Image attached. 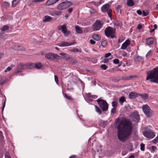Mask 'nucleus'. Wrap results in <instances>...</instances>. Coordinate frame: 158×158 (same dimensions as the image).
Wrapping results in <instances>:
<instances>
[{
    "label": "nucleus",
    "mask_w": 158,
    "mask_h": 158,
    "mask_svg": "<svg viewBox=\"0 0 158 158\" xmlns=\"http://www.w3.org/2000/svg\"><path fill=\"white\" fill-rule=\"evenodd\" d=\"M133 126L129 120L123 119L117 126V136L118 139L122 142H125L131 135Z\"/></svg>",
    "instance_id": "f257e3e1"
},
{
    "label": "nucleus",
    "mask_w": 158,
    "mask_h": 158,
    "mask_svg": "<svg viewBox=\"0 0 158 158\" xmlns=\"http://www.w3.org/2000/svg\"><path fill=\"white\" fill-rule=\"evenodd\" d=\"M146 80H149L151 82L158 84V67L154 68L152 70L147 73Z\"/></svg>",
    "instance_id": "f03ea898"
},
{
    "label": "nucleus",
    "mask_w": 158,
    "mask_h": 158,
    "mask_svg": "<svg viewBox=\"0 0 158 158\" xmlns=\"http://www.w3.org/2000/svg\"><path fill=\"white\" fill-rule=\"evenodd\" d=\"M115 28L113 29L110 27H108L105 30V34L107 37L114 38L115 37Z\"/></svg>",
    "instance_id": "7ed1b4c3"
},
{
    "label": "nucleus",
    "mask_w": 158,
    "mask_h": 158,
    "mask_svg": "<svg viewBox=\"0 0 158 158\" xmlns=\"http://www.w3.org/2000/svg\"><path fill=\"white\" fill-rule=\"evenodd\" d=\"M99 106L103 111H106L108 109V104L104 100L98 99L97 100Z\"/></svg>",
    "instance_id": "20e7f679"
},
{
    "label": "nucleus",
    "mask_w": 158,
    "mask_h": 158,
    "mask_svg": "<svg viewBox=\"0 0 158 158\" xmlns=\"http://www.w3.org/2000/svg\"><path fill=\"white\" fill-rule=\"evenodd\" d=\"M72 4V3L70 2H64L59 4L57 8L59 10L65 9Z\"/></svg>",
    "instance_id": "39448f33"
},
{
    "label": "nucleus",
    "mask_w": 158,
    "mask_h": 158,
    "mask_svg": "<svg viewBox=\"0 0 158 158\" xmlns=\"http://www.w3.org/2000/svg\"><path fill=\"white\" fill-rule=\"evenodd\" d=\"M142 109L147 117L149 118L151 116L152 111L148 105H143L142 106Z\"/></svg>",
    "instance_id": "423d86ee"
},
{
    "label": "nucleus",
    "mask_w": 158,
    "mask_h": 158,
    "mask_svg": "<svg viewBox=\"0 0 158 158\" xmlns=\"http://www.w3.org/2000/svg\"><path fill=\"white\" fill-rule=\"evenodd\" d=\"M103 25V23L100 20H97L93 24L92 26V28L94 31H98L102 28Z\"/></svg>",
    "instance_id": "0eeeda50"
},
{
    "label": "nucleus",
    "mask_w": 158,
    "mask_h": 158,
    "mask_svg": "<svg viewBox=\"0 0 158 158\" xmlns=\"http://www.w3.org/2000/svg\"><path fill=\"white\" fill-rule=\"evenodd\" d=\"M110 5L108 4H106L101 7L102 11L103 12H107L108 16L110 18L112 17V10L109 8Z\"/></svg>",
    "instance_id": "6e6552de"
},
{
    "label": "nucleus",
    "mask_w": 158,
    "mask_h": 158,
    "mask_svg": "<svg viewBox=\"0 0 158 158\" xmlns=\"http://www.w3.org/2000/svg\"><path fill=\"white\" fill-rule=\"evenodd\" d=\"M143 133L145 137L150 139L152 138L155 136L154 133L149 129H146Z\"/></svg>",
    "instance_id": "1a4fd4ad"
},
{
    "label": "nucleus",
    "mask_w": 158,
    "mask_h": 158,
    "mask_svg": "<svg viewBox=\"0 0 158 158\" xmlns=\"http://www.w3.org/2000/svg\"><path fill=\"white\" fill-rule=\"evenodd\" d=\"M45 57L50 60H53L54 59H59L60 58V56L56 54L52 53L46 54L45 55Z\"/></svg>",
    "instance_id": "9d476101"
},
{
    "label": "nucleus",
    "mask_w": 158,
    "mask_h": 158,
    "mask_svg": "<svg viewBox=\"0 0 158 158\" xmlns=\"http://www.w3.org/2000/svg\"><path fill=\"white\" fill-rule=\"evenodd\" d=\"M31 64H23L22 63L19 64L17 66L18 71H20L21 69L31 68Z\"/></svg>",
    "instance_id": "9b49d317"
},
{
    "label": "nucleus",
    "mask_w": 158,
    "mask_h": 158,
    "mask_svg": "<svg viewBox=\"0 0 158 158\" xmlns=\"http://www.w3.org/2000/svg\"><path fill=\"white\" fill-rule=\"evenodd\" d=\"M74 44H76L75 42L74 43L72 42L69 43L65 41H62L58 44L57 45L60 47H63L72 45Z\"/></svg>",
    "instance_id": "f8f14e48"
},
{
    "label": "nucleus",
    "mask_w": 158,
    "mask_h": 158,
    "mask_svg": "<svg viewBox=\"0 0 158 158\" xmlns=\"http://www.w3.org/2000/svg\"><path fill=\"white\" fill-rule=\"evenodd\" d=\"M133 119L137 122H138L139 120V116L138 113L137 111L134 112L132 114Z\"/></svg>",
    "instance_id": "ddd939ff"
},
{
    "label": "nucleus",
    "mask_w": 158,
    "mask_h": 158,
    "mask_svg": "<svg viewBox=\"0 0 158 158\" xmlns=\"http://www.w3.org/2000/svg\"><path fill=\"white\" fill-rule=\"evenodd\" d=\"M130 44V41L129 40H127L124 43L122 44L121 49H125L127 46Z\"/></svg>",
    "instance_id": "4468645a"
},
{
    "label": "nucleus",
    "mask_w": 158,
    "mask_h": 158,
    "mask_svg": "<svg viewBox=\"0 0 158 158\" xmlns=\"http://www.w3.org/2000/svg\"><path fill=\"white\" fill-rule=\"evenodd\" d=\"M139 94L135 92H131L129 95V97L130 99H133L137 97L139 95Z\"/></svg>",
    "instance_id": "2eb2a0df"
},
{
    "label": "nucleus",
    "mask_w": 158,
    "mask_h": 158,
    "mask_svg": "<svg viewBox=\"0 0 158 158\" xmlns=\"http://www.w3.org/2000/svg\"><path fill=\"white\" fill-rule=\"evenodd\" d=\"M66 25L65 24L63 25H60L57 27V29L59 30H61V32L63 33L65 30L67 29Z\"/></svg>",
    "instance_id": "dca6fc26"
},
{
    "label": "nucleus",
    "mask_w": 158,
    "mask_h": 158,
    "mask_svg": "<svg viewBox=\"0 0 158 158\" xmlns=\"http://www.w3.org/2000/svg\"><path fill=\"white\" fill-rule=\"evenodd\" d=\"M59 0H48L46 3V5L48 6L52 5Z\"/></svg>",
    "instance_id": "f3484780"
},
{
    "label": "nucleus",
    "mask_w": 158,
    "mask_h": 158,
    "mask_svg": "<svg viewBox=\"0 0 158 158\" xmlns=\"http://www.w3.org/2000/svg\"><path fill=\"white\" fill-rule=\"evenodd\" d=\"M60 54L62 56V58L65 60H68L70 59L69 56L66 53L61 52L60 53Z\"/></svg>",
    "instance_id": "a211bd4d"
},
{
    "label": "nucleus",
    "mask_w": 158,
    "mask_h": 158,
    "mask_svg": "<svg viewBox=\"0 0 158 158\" xmlns=\"http://www.w3.org/2000/svg\"><path fill=\"white\" fill-rule=\"evenodd\" d=\"M31 64V68L35 67L38 69H40L42 66V64L40 63L35 64L32 63Z\"/></svg>",
    "instance_id": "6ab92c4d"
},
{
    "label": "nucleus",
    "mask_w": 158,
    "mask_h": 158,
    "mask_svg": "<svg viewBox=\"0 0 158 158\" xmlns=\"http://www.w3.org/2000/svg\"><path fill=\"white\" fill-rule=\"evenodd\" d=\"M154 42V39L153 38L151 37L147 39L146 43L148 45H150L152 44Z\"/></svg>",
    "instance_id": "aec40b11"
},
{
    "label": "nucleus",
    "mask_w": 158,
    "mask_h": 158,
    "mask_svg": "<svg viewBox=\"0 0 158 158\" xmlns=\"http://www.w3.org/2000/svg\"><path fill=\"white\" fill-rule=\"evenodd\" d=\"M92 38L96 41H99L100 40L101 36L99 34H94L92 36Z\"/></svg>",
    "instance_id": "412c9836"
},
{
    "label": "nucleus",
    "mask_w": 158,
    "mask_h": 158,
    "mask_svg": "<svg viewBox=\"0 0 158 158\" xmlns=\"http://www.w3.org/2000/svg\"><path fill=\"white\" fill-rule=\"evenodd\" d=\"M139 96H140L141 98L144 100H147L149 96L148 94L146 93L139 94Z\"/></svg>",
    "instance_id": "4be33fe9"
},
{
    "label": "nucleus",
    "mask_w": 158,
    "mask_h": 158,
    "mask_svg": "<svg viewBox=\"0 0 158 158\" xmlns=\"http://www.w3.org/2000/svg\"><path fill=\"white\" fill-rule=\"evenodd\" d=\"M52 19V18L49 16H46L43 20L44 22H47L50 21Z\"/></svg>",
    "instance_id": "5701e85b"
},
{
    "label": "nucleus",
    "mask_w": 158,
    "mask_h": 158,
    "mask_svg": "<svg viewBox=\"0 0 158 158\" xmlns=\"http://www.w3.org/2000/svg\"><path fill=\"white\" fill-rule=\"evenodd\" d=\"M76 31L79 34H81L83 32L82 29L78 26L75 27Z\"/></svg>",
    "instance_id": "b1692460"
},
{
    "label": "nucleus",
    "mask_w": 158,
    "mask_h": 158,
    "mask_svg": "<svg viewBox=\"0 0 158 158\" xmlns=\"http://www.w3.org/2000/svg\"><path fill=\"white\" fill-rule=\"evenodd\" d=\"M127 5L129 6H132L134 5V3L133 0H127Z\"/></svg>",
    "instance_id": "393cba45"
},
{
    "label": "nucleus",
    "mask_w": 158,
    "mask_h": 158,
    "mask_svg": "<svg viewBox=\"0 0 158 158\" xmlns=\"http://www.w3.org/2000/svg\"><path fill=\"white\" fill-rule=\"evenodd\" d=\"M19 0H14L12 1V7H15L16 6L17 4L19 2Z\"/></svg>",
    "instance_id": "a878e982"
},
{
    "label": "nucleus",
    "mask_w": 158,
    "mask_h": 158,
    "mask_svg": "<svg viewBox=\"0 0 158 158\" xmlns=\"http://www.w3.org/2000/svg\"><path fill=\"white\" fill-rule=\"evenodd\" d=\"M142 59V57L139 56H137L135 57L134 59L137 62H139Z\"/></svg>",
    "instance_id": "bb28decb"
},
{
    "label": "nucleus",
    "mask_w": 158,
    "mask_h": 158,
    "mask_svg": "<svg viewBox=\"0 0 158 158\" xmlns=\"http://www.w3.org/2000/svg\"><path fill=\"white\" fill-rule=\"evenodd\" d=\"M119 101L120 103H123L124 102L126 101V99L125 97L122 96L120 98Z\"/></svg>",
    "instance_id": "cd10ccee"
},
{
    "label": "nucleus",
    "mask_w": 158,
    "mask_h": 158,
    "mask_svg": "<svg viewBox=\"0 0 158 158\" xmlns=\"http://www.w3.org/2000/svg\"><path fill=\"white\" fill-rule=\"evenodd\" d=\"M9 28V27L7 25H4L1 28L2 31H5Z\"/></svg>",
    "instance_id": "c85d7f7f"
},
{
    "label": "nucleus",
    "mask_w": 158,
    "mask_h": 158,
    "mask_svg": "<svg viewBox=\"0 0 158 158\" xmlns=\"http://www.w3.org/2000/svg\"><path fill=\"white\" fill-rule=\"evenodd\" d=\"M63 33H64V36H67L70 34V32L68 31L67 28L66 30H65V31L63 32Z\"/></svg>",
    "instance_id": "c756f323"
},
{
    "label": "nucleus",
    "mask_w": 158,
    "mask_h": 158,
    "mask_svg": "<svg viewBox=\"0 0 158 158\" xmlns=\"http://www.w3.org/2000/svg\"><path fill=\"white\" fill-rule=\"evenodd\" d=\"M114 25L116 26H121L122 23L119 21H116L114 23Z\"/></svg>",
    "instance_id": "7c9ffc66"
},
{
    "label": "nucleus",
    "mask_w": 158,
    "mask_h": 158,
    "mask_svg": "<svg viewBox=\"0 0 158 158\" xmlns=\"http://www.w3.org/2000/svg\"><path fill=\"white\" fill-rule=\"evenodd\" d=\"M95 108L96 111L99 114H102V111L97 106H95Z\"/></svg>",
    "instance_id": "2f4dec72"
},
{
    "label": "nucleus",
    "mask_w": 158,
    "mask_h": 158,
    "mask_svg": "<svg viewBox=\"0 0 158 158\" xmlns=\"http://www.w3.org/2000/svg\"><path fill=\"white\" fill-rule=\"evenodd\" d=\"M100 67L102 69L104 70H106L108 68V67L105 64H103L101 65Z\"/></svg>",
    "instance_id": "473e14b6"
},
{
    "label": "nucleus",
    "mask_w": 158,
    "mask_h": 158,
    "mask_svg": "<svg viewBox=\"0 0 158 158\" xmlns=\"http://www.w3.org/2000/svg\"><path fill=\"white\" fill-rule=\"evenodd\" d=\"M117 102L116 101H114L112 102V106L113 107L116 108L117 106Z\"/></svg>",
    "instance_id": "72a5a7b5"
},
{
    "label": "nucleus",
    "mask_w": 158,
    "mask_h": 158,
    "mask_svg": "<svg viewBox=\"0 0 158 158\" xmlns=\"http://www.w3.org/2000/svg\"><path fill=\"white\" fill-rule=\"evenodd\" d=\"M64 97L66 98L67 99L69 100H73V99L70 97V96H68L66 94H64Z\"/></svg>",
    "instance_id": "f704fd0d"
},
{
    "label": "nucleus",
    "mask_w": 158,
    "mask_h": 158,
    "mask_svg": "<svg viewBox=\"0 0 158 158\" xmlns=\"http://www.w3.org/2000/svg\"><path fill=\"white\" fill-rule=\"evenodd\" d=\"M140 149L142 151H144V150L145 145L143 143H142L140 144Z\"/></svg>",
    "instance_id": "c9c22d12"
},
{
    "label": "nucleus",
    "mask_w": 158,
    "mask_h": 158,
    "mask_svg": "<svg viewBox=\"0 0 158 158\" xmlns=\"http://www.w3.org/2000/svg\"><path fill=\"white\" fill-rule=\"evenodd\" d=\"M107 44V42L105 40L103 41L101 43V45L102 46L104 47H105Z\"/></svg>",
    "instance_id": "e433bc0d"
},
{
    "label": "nucleus",
    "mask_w": 158,
    "mask_h": 158,
    "mask_svg": "<svg viewBox=\"0 0 158 158\" xmlns=\"http://www.w3.org/2000/svg\"><path fill=\"white\" fill-rule=\"evenodd\" d=\"M158 142V135L157 136L152 140V142L154 143H156Z\"/></svg>",
    "instance_id": "4c0bfd02"
},
{
    "label": "nucleus",
    "mask_w": 158,
    "mask_h": 158,
    "mask_svg": "<svg viewBox=\"0 0 158 158\" xmlns=\"http://www.w3.org/2000/svg\"><path fill=\"white\" fill-rule=\"evenodd\" d=\"M119 62V60L118 59H115L113 60V63L115 64H118Z\"/></svg>",
    "instance_id": "58836bf2"
},
{
    "label": "nucleus",
    "mask_w": 158,
    "mask_h": 158,
    "mask_svg": "<svg viewBox=\"0 0 158 158\" xmlns=\"http://www.w3.org/2000/svg\"><path fill=\"white\" fill-rule=\"evenodd\" d=\"M70 51L72 52H77L79 51V50L77 48H74L71 49Z\"/></svg>",
    "instance_id": "ea45409f"
},
{
    "label": "nucleus",
    "mask_w": 158,
    "mask_h": 158,
    "mask_svg": "<svg viewBox=\"0 0 158 158\" xmlns=\"http://www.w3.org/2000/svg\"><path fill=\"white\" fill-rule=\"evenodd\" d=\"M3 5L6 7H8L9 6L10 4L7 2H3Z\"/></svg>",
    "instance_id": "a19ab883"
},
{
    "label": "nucleus",
    "mask_w": 158,
    "mask_h": 158,
    "mask_svg": "<svg viewBox=\"0 0 158 158\" xmlns=\"http://www.w3.org/2000/svg\"><path fill=\"white\" fill-rule=\"evenodd\" d=\"M5 82V81L2 78H1L0 80V84L2 85Z\"/></svg>",
    "instance_id": "79ce46f5"
},
{
    "label": "nucleus",
    "mask_w": 158,
    "mask_h": 158,
    "mask_svg": "<svg viewBox=\"0 0 158 158\" xmlns=\"http://www.w3.org/2000/svg\"><path fill=\"white\" fill-rule=\"evenodd\" d=\"M61 15V12L60 11H56V16H60Z\"/></svg>",
    "instance_id": "37998d69"
},
{
    "label": "nucleus",
    "mask_w": 158,
    "mask_h": 158,
    "mask_svg": "<svg viewBox=\"0 0 158 158\" xmlns=\"http://www.w3.org/2000/svg\"><path fill=\"white\" fill-rule=\"evenodd\" d=\"M55 80L56 82V83L57 84H58V78L57 76L55 75L54 76Z\"/></svg>",
    "instance_id": "c03bdc74"
},
{
    "label": "nucleus",
    "mask_w": 158,
    "mask_h": 158,
    "mask_svg": "<svg viewBox=\"0 0 158 158\" xmlns=\"http://www.w3.org/2000/svg\"><path fill=\"white\" fill-rule=\"evenodd\" d=\"M148 15V13L144 11H143V16H146Z\"/></svg>",
    "instance_id": "a18cd8bd"
},
{
    "label": "nucleus",
    "mask_w": 158,
    "mask_h": 158,
    "mask_svg": "<svg viewBox=\"0 0 158 158\" xmlns=\"http://www.w3.org/2000/svg\"><path fill=\"white\" fill-rule=\"evenodd\" d=\"M56 11H53L52 12H50V15L53 16H56Z\"/></svg>",
    "instance_id": "49530a36"
},
{
    "label": "nucleus",
    "mask_w": 158,
    "mask_h": 158,
    "mask_svg": "<svg viewBox=\"0 0 158 158\" xmlns=\"http://www.w3.org/2000/svg\"><path fill=\"white\" fill-rule=\"evenodd\" d=\"M90 44H95L96 43V42L95 41H94V40H92V39H91L90 40Z\"/></svg>",
    "instance_id": "de8ad7c7"
},
{
    "label": "nucleus",
    "mask_w": 158,
    "mask_h": 158,
    "mask_svg": "<svg viewBox=\"0 0 158 158\" xmlns=\"http://www.w3.org/2000/svg\"><path fill=\"white\" fill-rule=\"evenodd\" d=\"M151 51L150 50L149 51H148V53H147V54L146 55V57L150 56L151 55Z\"/></svg>",
    "instance_id": "09e8293b"
},
{
    "label": "nucleus",
    "mask_w": 158,
    "mask_h": 158,
    "mask_svg": "<svg viewBox=\"0 0 158 158\" xmlns=\"http://www.w3.org/2000/svg\"><path fill=\"white\" fill-rule=\"evenodd\" d=\"M133 77H132V76H129V77H127V78H126L125 79L123 78V79L124 80H129L131 79Z\"/></svg>",
    "instance_id": "8fccbe9b"
},
{
    "label": "nucleus",
    "mask_w": 158,
    "mask_h": 158,
    "mask_svg": "<svg viewBox=\"0 0 158 158\" xmlns=\"http://www.w3.org/2000/svg\"><path fill=\"white\" fill-rule=\"evenodd\" d=\"M116 108L113 107L111 109V112L113 113H114L116 112Z\"/></svg>",
    "instance_id": "3c124183"
},
{
    "label": "nucleus",
    "mask_w": 158,
    "mask_h": 158,
    "mask_svg": "<svg viewBox=\"0 0 158 158\" xmlns=\"http://www.w3.org/2000/svg\"><path fill=\"white\" fill-rule=\"evenodd\" d=\"M111 55V54L110 53V52L108 53H107L105 54V57H108L109 56H110Z\"/></svg>",
    "instance_id": "603ef678"
},
{
    "label": "nucleus",
    "mask_w": 158,
    "mask_h": 158,
    "mask_svg": "<svg viewBox=\"0 0 158 158\" xmlns=\"http://www.w3.org/2000/svg\"><path fill=\"white\" fill-rule=\"evenodd\" d=\"M136 12L138 14L140 15H141L142 14V11L140 10H137Z\"/></svg>",
    "instance_id": "864d4df0"
},
{
    "label": "nucleus",
    "mask_w": 158,
    "mask_h": 158,
    "mask_svg": "<svg viewBox=\"0 0 158 158\" xmlns=\"http://www.w3.org/2000/svg\"><path fill=\"white\" fill-rule=\"evenodd\" d=\"M45 0H33V2H42Z\"/></svg>",
    "instance_id": "5fc2aeb1"
},
{
    "label": "nucleus",
    "mask_w": 158,
    "mask_h": 158,
    "mask_svg": "<svg viewBox=\"0 0 158 158\" xmlns=\"http://www.w3.org/2000/svg\"><path fill=\"white\" fill-rule=\"evenodd\" d=\"M5 158H11L10 156L8 154H6L5 155Z\"/></svg>",
    "instance_id": "6e6d98bb"
},
{
    "label": "nucleus",
    "mask_w": 158,
    "mask_h": 158,
    "mask_svg": "<svg viewBox=\"0 0 158 158\" xmlns=\"http://www.w3.org/2000/svg\"><path fill=\"white\" fill-rule=\"evenodd\" d=\"M137 28L138 29H141L142 28V26L141 25L139 24L138 25L137 27Z\"/></svg>",
    "instance_id": "4d7b16f0"
},
{
    "label": "nucleus",
    "mask_w": 158,
    "mask_h": 158,
    "mask_svg": "<svg viewBox=\"0 0 158 158\" xmlns=\"http://www.w3.org/2000/svg\"><path fill=\"white\" fill-rule=\"evenodd\" d=\"M104 62L105 63H107L108 62V60L107 58H105L104 60Z\"/></svg>",
    "instance_id": "13d9d810"
},
{
    "label": "nucleus",
    "mask_w": 158,
    "mask_h": 158,
    "mask_svg": "<svg viewBox=\"0 0 158 158\" xmlns=\"http://www.w3.org/2000/svg\"><path fill=\"white\" fill-rule=\"evenodd\" d=\"M73 10V9L72 8H69L68 10V11L69 12L71 13L72 12V10Z\"/></svg>",
    "instance_id": "bf43d9fd"
},
{
    "label": "nucleus",
    "mask_w": 158,
    "mask_h": 158,
    "mask_svg": "<svg viewBox=\"0 0 158 158\" xmlns=\"http://www.w3.org/2000/svg\"><path fill=\"white\" fill-rule=\"evenodd\" d=\"M135 156L133 155H131L130 156H129L128 158H134Z\"/></svg>",
    "instance_id": "052dcab7"
},
{
    "label": "nucleus",
    "mask_w": 158,
    "mask_h": 158,
    "mask_svg": "<svg viewBox=\"0 0 158 158\" xmlns=\"http://www.w3.org/2000/svg\"><path fill=\"white\" fill-rule=\"evenodd\" d=\"M12 68L11 67H8L6 69L8 71H9Z\"/></svg>",
    "instance_id": "680f3d73"
},
{
    "label": "nucleus",
    "mask_w": 158,
    "mask_h": 158,
    "mask_svg": "<svg viewBox=\"0 0 158 158\" xmlns=\"http://www.w3.org/2000/svg\"><path fill=\"white\" fill-rule=\"evenodd\" d=\"M69 158H76V156L73 155L70 157Z\"/></svg>",
    "instance_id": "e2e57ef3"
},
{
    "label": "nucleus",
    "mask_w": 158,
    "mask_h": 158,
    "mask_svg": "<svg viewBox=\"0 0 158 158\" xmlns=\"http://www.w3.org/2000/svg\"><path fill=\"white\" fill-rule=\"evenodd\" d=\"M153 27H154V29H156L157 28V25L156 24H155L154 25Z\"/></svg>",
    "instance_id": "0e129e2a"
},
{
    "label": "nucleus",
    "mask_w": 158,
    "mask_h": 158,
    "mask_svg": "<svg viewBox=\"0 0 158 158\" xmlns=\"http://www.w3.org/2000/svg\"><path fill=\"white\" fill-rule=\"evenodd\" d=\"M117 9H118V10H119V9H120V8H121V6L119 5H118V6H117Z\"/></svg>",
    "instance_id": "69168bd1"
},
{
    "label": "nucleus",
    "mask_w": 158,
    "mask_h": 158,
    "mask_svg": "<svg viewBox=\"0 0 158 158\" xmlns=\"http://www.w3.org/2000/svg\"><path fill=\"white\" fill-rule=\"evenodd\" d=\"M154 30H155V29H152L150 31V32H153L154 31Z\"/></svg>",
    "instance_id": "338daca9"
},
{
    "label": "nucleus",
    "mask_w": 158,
    "mask_h": 158,
    "mask_svg": "<svg viewBox=\"0 0 158 158\" xmlns=\"http://www.w3.org/2000/svg\"><path fill=\"white\" fill-rule=\"evenodd\" d=\"M156 148V147L154 146H152V149L154 151V149Z\"/></svg>",
    "instance_id": "774afa93"
}]
</instances>
